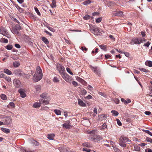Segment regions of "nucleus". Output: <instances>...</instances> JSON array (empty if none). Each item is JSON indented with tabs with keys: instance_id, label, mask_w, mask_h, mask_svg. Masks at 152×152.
<instances>
[{
	"instance_id": "nucleus-50",
	"label": "nucleus",
	"mask_w": 152,
	"mask_h": 152,
	"mask_svg": "<svg viewBox=\"0 0 152 152\" xmlns=\"http://www.w3.org/2000/svg\"><path fill=\"white\" fill-rule=\"evenodd\" d=\"M67 71L70 74L72 75L73 74V73L71 71L70 69L68 67H67L66 69Z\"/></svg>"
},
{
	"instance_id": "nucleus-54",
	"label": "nucleus",
	"mask_w": 152,
	"mask_h": 152,
	"mask_svg": "<svg viewBox=\"0 0 152 152\" xmlns=\"http://www.w3.org/2000/svg\"><path fill=\"white\" fill-rule=\"evenodd\" d=\"M146 140L148 142H149L152 144V139L148 137H147Z\"/></svg>"
},
{
	"instance_id": "nucleus-36",
	"label": "nucleus",
	"mask_w": 152,
	"mask_h": 152,
	"mask_svg": "<svg viewBox=\"0 0 152 152\" xmlns=\"http://www.w3.org/2000/svg\"><path fill=\"white\" fill-rule=\"evenodd\" d=\"M52 7L53 8L55 7H56V0H53L52 1Z\"/></svg>"
},
{
	"instance_id": "nucleus-21",
	"label": "nucleus",
	"mask_w": 152,
	"mask_h": 152,
	"mask_svg": "<svg viewBox=\"0 0 152 152\" xmlns=\"http://www.w3.org/2000/svg\"><path fill=\"white\" fill-rule=\"evenodd\" d=\"M32 143L33 145L35 146H38L39 145V143L38 142L34 140L32 141Z\"/></svg>"
},
{
	"instance_id": "nucleus-63",
	"label": "nucleus",
	"mask_w": 152,
	"mask_h": 152,
	"mask_svg": "<svg viewBox=\"0 0 152 152\" xmlns=\"http://www.w3.org/2000/svg\"><path fill=\"white\" fill-rule=\"evenodd\" d=\"M44 32L46 33L47 34H48L50 36H52V34L51 33L49 32L47 30H45L44 31Z\"/></svg>"
},
{
	"instance_id": "nucleus-41",
	"label": "nucleus",
	"mask_w": 152,
	"mask_h": 152,
	"mask_svg": "<svg viewBox=\"0 0 152 152\" xmlns=\"http://www.w3.org/2000/svg\"><path fill=\"white\" fill-rule=\"evenodd\" d=\"M47 96V94L46 93H44L40 95V97L44 98Z\"/></svg>"
},
{
	"instance_id": "nucleus-42",
	"label": "nucleus",
	"mask_w": 152,
	"mask_h": 152,
	"mask_svg": "<svg viewBox=\"0 0 152 152\" xmlns=\"http://www.w3.org/2000/svg\"><path fill=\"white\" fill-rule=\"evenodd\" d=\"M35 11L36 12L37 14L39 15H40L41 14L40 12H39L38 9L36 7H34V8Z\"/></svg>"
},
{
	"instance_id": "nucleus-17",
	"label": "nucleus",
	"mask_w": 152,
	"mask_h": 152,
	"mask_svg": "<svg viewBox=\"0 0 152 152\" xmlns=\"http://www.w3.org/2000/svg\"><path fill=\"white\" fill-rule=\"evenodd\" d=\"M35 88L36 90L37 93H39L41 90V86L40 85H37L35 86Z\"/></svg>"
},
{
	"instance_id": "nucleus-60",
	"label": "nucleus",
	"mask_w": 152,
	"mask_h": 152,
	"mask_svg": "<svg viewBox=\"0 0 152 152\" xmlns=\"http://www.w3.org/2000/svg\"><path fill=\"white\" fill-rule=\"evenodd\" d=\"M101 117L104 119H105L107 118V116L105 115H101Z\"/></svg>"
},
{
	"instance_id": "nucleus-58",
	"label": "nucleus",
	"mask_w": 152,
	"mask_h": 152,
	"mask_svg": "<svg viewBox=\"0 0 152 152\" xmlns=\"http://www.w3.org/2000/svg\"><path fill=\"white\" fill-rule=\"evenodd\" d=\"M6 80L8 82H11V78L9 77H6L5 78Z\"/></svg>"
},
{
	"instance_id": "nucleus-59",
	"label": "nucleus",
	"mask_w": 152,
	"mask_h": 152,
	"mask_svg": "<svg viewBox=\"0 0 152 152\" xmlns=\"http://www.w3.org/2000/svg\"><path fill=\"white\" fill-rule=\"evenodd\" d=\"M107 125L105 123H104L103 124L102 127V128L103 129H104L107 128Z\"/></svg>"
},
{
	"instance_id": "nucleus-61",
	"label": "nucleus",
	"mask_w": 152,
	"mask_h": 152,
	"mask_svg": "<svg viewBox=\"0 0 152 152\" xmlns=\"http://www.w3.org/2000/svg\"><path fill=\"white\" fill-rule=\"evenodd\" d=\"M6 77V76L5 75L3 74H1L0 75V77L1 78H5Z\"/></svg>"
},
{
	"instance_id": "nucleus-43",
	"label": "nucleus",
	"mask_w": 152,
	"mask_h": 152,
	"mask_svg": "<svg viewBox=\"0 0 152 152\" xmlns=\"http://www.w3.org/2000/svg\"><path fill=\"white\" fill-rule=\"evenodd\" d=\"M90 16L88 15H86L85 16H84L83 17V19L85 20H88L89 19H90Z\"/></svg>"
},
{
	"instance_id": "nucleus-12",
	"label": "nucleus",
	"mask_w": 152,
	"mask_h": 152,
	"mask_svg": "<svg viewBox=\"0 0 152 152\" xmlns=\"http://www.w3.org/2000/svg\"><path fill=\"white\" fill-rule=\"evenodd\" d=\"M18 92L20 94L21 97L24 98L26 96V94L23 91L22 89H20L18 90Z\"/></svg>"
},
{
	"instance_id": "nucleus-2",
	"label": "nucleus",
	"mask_w": 152,
	"mask_h": 152,
	"mask_svg": "<svg viewBox=\"0 0 152 152\" xmlns=\"http://www.w3.org/2000/svg\"><path fill=\"white\" fill-rule=\"evenodd\" d=\"M14 72L16 75L20 77H26L27 78H29L30 77V75L26 74L23 71L20 69H16L15 71Z\"/></svg>"
},
{
	"instance_id": "nucleus-20",
	"label": "nucleus",
	"mask_w": 152,
	"mask_h": 152,
	"mask_svg": "<svg viewBox=\"0 0 152 152\" xmlns=\"http://www.w3.org/2000/svg\"><path fill=\"white\" fill-rule=\"evenodd\" d=\"M96 27V26H90V29L91 31L94 34H95V29Z\"/></svg>"
},
{
	"instance_id": "nucleus-55",
	"label": "nucleus",
	"mask_w": 152,
	"mask_h": 152,
	"mask_svg": "<svg viewBox=\"0 0 152 152\" xmlns=\"http://www.w3.org/2000/svg\"><path fill=\"white\" fill-rule=\"evenodd\" d=\"M81 92L83 95H85L87 93V91L84 89L81 90Z\"/></svg>"
},
{
	"instance_id": "nucleus-45",
	"label": "nucleus",
	"mask_w": 152,
	"mask_h": 152,
	"mask_svg": "<svg viewBox=\"0 0 152 152\" xmlns=\"http://www.w3.org/2000/svg\"><path fill=\"white\" fill-rule=\"evenodd\" d=\"M107 4L108 7L112 6L113 4V2L110 1H107Z\"/></svg>"
},
{
	"instance_id": "nucleus-53",
	"label": "nucleus",
	"mask_w": 152,
	"mask_h": 152,
	"mask_svg": "<svg viewBox=\"0 0 152 152\" xmlns=\"http://www.w3.org/2000/svg\"><path fill=\"white\" fill-rule=\"evenodd\" d=\"M47 27L48 28V29L49 30H50L51 31L54 32L55 31V30L54 29L49 26H47Z\"/></svg>"
},
{
	"instance_id": "nucleus-49",
	"label": "nucleus",
	"mask_w": 152,
	"mask_h": 152,
	"mask_svg": "<svg viewBox=\"0 0 152 152\" xmlns=\"http://www.w3.org/2000/svg\"><path fill=\"white\" fill-rule=\"evenodd\" d=\"M53 82L56 83H57L59 82V80L57 78V77H54L53 80Z\"/></svg>"
},
{
	"instance_id": "nucleus-3",
	"label": "nucleus",
	"mask_w": 152,
	"mask_h": 152,
	"mask_svg": "<svg viewBox=\"0 0 152 152\" xmlns=\"http://www.w3.org/2000/svg\"><path fill=\"white\" fill-rule=\"evenodd\" d=\"M102 139L101 137L98 135H91L89 137V139L90 140L94 142H98Z\"/></svg>"
},
{
	"instance_id": "nucleus-57",
	"label": "nucleus",
	"mask_w": 152,
	"mask_h": 152,
	"mask_svg": "<svg viewBox=\"0 0 152 152\" xmlns=\"http://www.w3.org/2000/svg\"><path fill=\"white\" fill-rule=\"evenodd\" d=\"M116 121L118 125L121 126L122 125V124L119 119H116Z\"/></svg>"
},
{
	"instance_id": "nucleus-37",
	"label": "nucleus",
	"mask_w": 152,
	"mask_h": 152,
	"mask_svg": "<svg viewBox=\"0 0 152 152\" xmlns=\"http://www.w3.org/2000/svg\"><path fill=\"white\" fill-rule=\"evenodd\" d=\"M111 112L113 113V114L115 115V116H117L118 115V112L115 110H112Z\"/></svg>"
},
{
	"instance_id": "nucleus-34",
	"label": "nucleus",
	"mask_w": 152,
	"mask_h": 152,
	"mask_svg": "<svg viewBox=\"0 0 152 152\" xmlns=\"http://www.w3.org/2000/svg\"><path fill=\"white\" fill-rule=\"evenodd\" d=\"M20 64L19 62L17 61H15L13 63V65L15 67H18L20 65Z\"/></svg>"
},
{
	"instance_id": "nucleus-29",
	"label": "nucleus",
	"mask_w": 152,
	"mask_h": 152,
	"mask_svg": "<svg viewBox=\"0 0 152 152\" xmlns=\"http://www.w3.org/2000/svg\"><path fill=\"white\" fill-rule=\"evenodd\" d=\"M83 146L86 147H87L90 148L91 147V144L88 142H85L83 144Z\"/></svg>"
},
{
	"instance_id": "nucleus-19",
	"label": "nucleus",
	"mask_w": 152,
	"mask_h": 152,
	"mask_svg": "<svg viewBox=\"0 0 152 152\" xmlns=\"http://www.w3.org/2000/svg\"><path fill=\"white\" fill-rule=\"evenodd\" d=\"M1 130L2 131L5 132L6 133H8L10 132V130L7 129H6L4 128H1Z\"/></svg>"
},
{
	"instance_id": "nucleus-47",
	"label": "nucleus",
	"mask_w": 152,
	"mask_h": 152,
	"mask_svg": "<svg viewBox=\"0 0 152 152\" xmlns=\"http://www.w3.org/2000/svg\"><path fill=\"white\" fill-rule=\"evenodd\" d=\"M143 131L145 133H146L149 134L150 135L152 136V133H151V132H150L149 130H143Z\"/></svg>"
},
{
	"instance_id": "nucleus-62",
	"label": "nucleus",
	"mask_w": 152,
	"mask_h": 152,
	"mask_svg": "<svg viewBox=\"0 0 152 152\" xmlns=\"http://www.w3.org/2000/svg\"><path fill=\"white\" fill-rule=\"evenodd\" d=\"M83 151H87V152H90L91 151L90 149H88L86 148H83Z\"/></svg>"
},
{
	"instance_id": "nucleus-40",
	"label": "nucleus",
	"mask_w": 152,
	"mask_h": 152,
	"mask_svg": "<svg viewBox=\"0 0 152 152\" xmlns=\"http://www.w3.org/2000/svg\"><path fill=\"white\" fill-rule=\"evenodd\" d=\"M1 99L4 100H5L7 99V97L6 95L4 94H2L1 95Z\"/></svg>"
},
{
	"instance_id": "nucleus-56",
	"label": "nucleus",
	"mask_w": 152,
	"mask_h": 152,
	"mask_svg": "<svg viewBox=\"0 0 152 152\" xmlns=\"http://www.w3.org/2000/svg\"><path fill=\"white\" fill-rule=\"evenodd\" d=\"M140 70L145 72H148V71L145 69L141 68L140 69Z\"/></svg>"
},
{
	"instance_id": "nucleus-25",
	"label": "nucleus",
	"mask_w": 152,
	"mask_h": 152,
	"mask_svg": "<svg viewBox=\"0 0 152 152\" xmlns=\"http://www.w3.org/2000/svg\"><path fill=\"white\" fill-rule=\"evenodd\" d=\"M4 72V73L9 75H11L12 74V72L7 69H5Z\"/></svg>"
},
{
	"instance_id": "nucleus-13",
	"label": "nucleus",
	"mask_w": 152,
	"mask_h": 152,
	"mask_svg": "<svg viewBox=\"0 0 152 152\" xmlns=\"http://www.w3.org/2000/svg\"><path fill=\"white\" fill-rule=\"evenodd\" d=\"M49 101L50 99L47 100L45 99H40L39 100V102L41 103V104H48L49 103Z\"/></svg>"
},
{
	"instance_id": "nucleus-52",
	"label": "nucleus",
	"mask_w": 152,
	"mask_h": 152,
	"mask_svg": "<svg viewBox=\"0 0 152 152\" xmlns=\"http://www.w3.org/2000/svg\"><path fill=\"white\" fill-rule=\"evenodd\" d=\"M17 9L20 12H23V9L21 8L19 6H18V7H17Z\"/></svg>"
},
{
	"instance_id": "nucleus-44",
	"label": "nucleus",
	"mask_w": 152,
	"mask_h": 152,
	"mask_svg": "<svg viewBox=\"0 0 152 152\" xmlns=\"http://www.w3.org/2000/svg\"><path fill=\"white\" fill-rule=\"evenodd\" d=\"M124 142H119V145L123 147H125L126 146V144L124 143Z\"/></svg>"
},
{
	"instance_id": "nucleus-4",
	"label": "nucleus",
	"mask_w": 152,
	"mask_h": 152,
	"mask_svg": "<svg viewBox=\"0 0 152 152\" xmlns=\"http://www.w3.org/2000/svg\"><path fill=\"white\" fill-rule=\"evenodd\" d=\"M63 78L66 81L70 83L72 81V78L70 77L65 72L61 75Z\"/></svg>"
},
{
	"instance_id": "nucleus-11",
	"label": "nucleus",
	"mask_w": 152,
	"mask_h": 152,
	"mask_svg": "<svg viewBox=\"0 0 152 152\" xmlns=\"http://www.w3.org/2000/svg\"><path fill=\"white\" fill-rule=\"evenodd\" d=\"M58 149L61 152H68V148L66 147H60Z\"/></svg>"
},
{
	"instance_id": "nucleus-5",
	"label": "nucleus",
	"mask_w": 152,
	"mask_h": 152,
	"mask_svg": "<svg viewBox=\"0 0 152 152\" xmlns=\"http://www.w3.org/2000/svg\"><path fill=\"white\" fill-rule=\"evenodd\" d=\"M58 71L61 75L65 72L64 68L60 64H57L56 66Z\"/></svg>"
},
{
	"instance_id": "nucleus-31",
	"label": "nucleus",
	"mask_w": 152,
	"mask_h": 152,
	"mask_svg": "<svg viewBox=\"0 0 152 152\" xmlns=\"http://www.w3.org/2000/svg\"><path fill=\"white\" fill-rule=\"evenodd\" d=\"M95 30V34H98L100 35L99 34L100 33V31L99 29V28L96 27Z\"/></svg>"
},
{
	"instance_id": "nucleus-18",
	"label": "nucleus",
	"mask_w": 152,
	"mask_h": 152,
	"mask_svg": "<svg viewBox=\"0 0 152 152\" xmlns=\"http://www.w3.org/2000/svg\"><path fill=\"white\" fill-rule=\"evenodd\" d=\"M115 16H121L123 15V12L120 11L114 14Z\"/></svg>"
},
{
	"instance_id": "nucleus-24",
	"label": "nucleus",
	"mask_w": 152,
	"mask_h": 152,
	"mask_svg": "<svg viewBox=\"0 0 152 152\" xmlns=\"http://www.w3.org/2000/svg\"><path fill=\"white\" fill-rule=\"evenodd\" d=\"M132 41L134 42V43L135 44H140L138 38H135L133 39H132Z\"/></svg>"
},
{
	"instance_id": "nucleus-14",
	"label": "nucleus",
	"mask_w": 152,
	"mask_h": 152,
	"mask_svg": "<svg viewBox=\"0 0 152 152\" xmlns=\"http://www.w3.org/2000/svg\"><path fill=\"white\" fill-rule=\"evenodd\" d=\"M121 102L124 103L125 104H127L131 102L130 100L129 99H127L126 100H125L123 98H121Z\"/></svg>"
},
{
	"instance_id": "nucleus-6",
	"label": "nucleus",
	"mask_w": 152,
	"mask_h": 152,
	"mask_svg": "<svg viewBox=\"0 0 152 152\" xmlns=\"http://www.w3.org/2000/svg\"><path fill=\"white\" fill-rule=\"evenodd\" d=\"M4 125H9L12 123L11 118L9 116L5 117L4 118Z\"/></svg>"
},
{
	"instance_id": "nucleus-32",
	"label": "nucleus",
	"mask_w": 152,
	"mask_h": 152,
	"mask_svg": "<svg viewBox=\"0 0 152 152\" xmlns=\"http://www.w3.org/2000/svg\"><path fill=\"white\" fill-rule=\"evenodd\" d=\"M91 3V1L90 0H88L84 1L83 2V4L85 5H86Z\"/></svg>"
},
{
	"instance_id": "nucleus-46",
	"label": "nucleus",
	"mask_w": 152,
	"mask_h": 152,
	"mask_svg": "<svg viewBox=\"0 0 152 152\" xmlns=\"http://www.w3.org/2000/svg\"><path fill=\"white\" fill-rule=\"evenodd\" d=\"M102 20V18L101 17H99L97 18L96 20V23H100Z\"/></svg>"
},
{
	"instance_id": "nucleus-48",
	"label": "nucleus",
	"mask_w": 152,
	"mask_h": 152,
	"mask_svg": "<svg viewBox=\"0 0 152 152\" xmlns=\"http://www.w3.org/2000/svg\"><path fill=\"white\" fill-rule=\"evenodd\" d=\"M12 48V46L11 45H8L6 46V49L8 50H11Z\"/></svg>"
},
{
	"instance_id": "nucleus-8",
	"label": "nucleus",
	"mask_w": 152,
	"mask_h": 152,
	"mask_svg": "<svg viewBox=\"0 0 152 152\" xmlns=\"http://www.w3.org/2000/svg\"><path fill=\"white\" fill-rule=\"evenodd\" d=\"M13 83L16 88H19L21 87V84L20 80L17 79L13 80Z\"/></svg>"
},
{
	"instance_id": "nucleus-30",
	"label": "nucleus",
	"mask_w": 152,
	"mask_h": 152,
	"mask_svg": "<svg viewBox=\"0 0 152 152\" xmlns=\"http://www.w3.org/2000/svg\"><path fill=\"white\" fill-rule=\"evenodd\" d=\"M134 150L136 151H139L140 150V147L137 145H134Z\"/></svg>"
},
{
	"instance_id": "nucleus-33",
	"label": "nucleus",
	"mask_w": 152,
	"mask_h": 152,
	"mask_svg": "<svg viewBox=\"0 0 152 152\" xmlns=\"http://www.w3.org/2000/svg\"><path fill=\"white\" fill-rule=\"evenodd\" d=\"M1 42L4 43H7L8 42V39L4 38H2L1 39Z\"/></svg>"
},
{
	"instance_id": "nucleus-10",
	"label": "nucleus",
	"mask_w": 152,
	"mask_h": 152,
	"mask_svg": "<svg viewBox=\"0 0 152 152\" xmlns=\"http://www.w3.org/2000/svg\"><path fill=\"white\" fill-rule=\"evenodd\" d=\"M63 127L64 128L70 129L71 128V126L70 124L69 121H67L66 123L63 124Z\"/></svg>"
},
{
	"instance_id": "nucleus-9",
	"label": "nucleus",
	"mask_w": 152,
	"mask_h": 152,
	"mask_svg": "<svg viewBox=\"0 0 152 152\" xmlns=\"http://www.w3.org/2000/svg\"><path fill=\"white\" fill-rule=\"evenodd\" d=\"M119 142L126 143V142H131V141L128 137H125L124 136H122L120 138Z\"/></svg>"
},
{
	"instance_id": "nucleus-23",
	"label": "nucleus",
	"mask_w": 152,
	"mask_h": 152,
	"mask_svg": "<svg viewBox=\"0 0 152 152\" xmlns=\"http://www.w3.org/2000/svg\"><path fill=\"white\" fill-rule=\"evenodd\" d=\"M41 103L40 102H35L33 105V106L34 108L39 107L40 106Z\"/></svg>"
},
{
	"instance_id": "nucleus-28",
	"label": "nucleus",
	"mask_w": 152,
	"mask_h": 152,
	"mask_svg": "<svg viewBox=\"0 0 152 152\" xmlns=\"http://www.w3.org/2000/svg\"><path fill=\"white\" fill-rule=\"evenodd\" d=\"M99 47L103 50L106 51L107 50V47L104 45H99Z\"/></svg>"
},
{
	"instance_id": "nucleus-22",
	"label": "nucleus",
	"mask_w": 152,
	"mask_h": 152,
	"mask_svg": "<svg viewBox=\"0 0 152 152\" xmlns=\"http://www.w3.org/2000/svg\"><path fill=\"white\" fill-rule=\"evenodd\" d=\"M42 40L45 44L49 43V41L48 39L45 37H42Z\"/></svg>"
},
{
	"instance_id": "nucleus-27",
	"label": "nucleus",
	"mask_w": 152,
	"mask_h": 152,
	"mask_svg": "<svg viewBox=\"0 0 152 152\" xmlns=\"http://www.w3.org/2000/svg\"><path fill=\"white\" fill-rule=\"evenodd\" d=\"M13 31H14L15 34H17L18 36L21 35L19 31H18V30L13 28Z\"/></svg>"
},
{
	"instance_id": "nucleus-64",
	"label": "nucleus",
	"mask_w": 152,
	"mask_h": 152,
	"mask_svg": "<svg viewBox=\"0 0 152 152\" xmlns=\"http://www.w3.org/2000/svg\"><path fill=\"white\" fill-rule=\"evenodd\" d=\"M150 43L149 42H148L144 44V45L145 46L148 47L150 45Z\"/></svg>"
},
{
	"instance_id": "nucleus-16",
	"label": "nucleus",
	"mask_w": 152,
	"mask_h": 152,
	"mask_svg": "<svg viewBox=\"0 0 152 152\" xmlns=\"http://www.w3.org/2000/svg\"><path fill=\"white\" fill-rule=\"evenodd\" d=\"M55 135L53 134H49L48 135L47 138L50 140H52L53 139Z\"/></svg>"
},
{
	"instance_id": "nucleus-38",
	"label": "nucleus",
	"mask_w": 152,
	"mask_h": 152,
	"mask_svg": "<svg viewBox=\"0 0 152 152\" xmlns=\"http://www.w3.org/2000/svg\"><path fill=\"white\" fill-rule=\"evenodd\" d=\"M14 28L15 29L18 30L21 29V27L19 25L17 24L15 26V27Z\"/></svg>"
},
{
	"instance_id": "nucleus-35",
	"label": "nucleus",
	"mask_w": 152,
	"mask_h": 152,
	"mask_svg": "<svg viewBox=\"0 0 152 152\" xmlns=\"http://www.w3.org/2000/svg\"><path fill=\"white\" fill-rule=\"evenodd\" d=\"M54 112L57 115H61V111L59 110H55Z\"/></svg>"
},
{
	"instance_id": "nucleus-51",
	"label": "nucleus",
	"mask_w": 152,
	"mask_h": 152,
	"mask_svg": "<svg viewBox=\"0 0 152 152\" xmlns=\"http://www.w3.org/2000/svg\"><path fill=\"white\" fill-rule=\"evenodd\" d=\"M9 105L12 108H14L15 107L14 103L13 102H10L9 104Z\"/></svg>"
},
{
	"instance_id": "nucleus-15",
	"label": "nucleus",
	"mask_w": 152,
	"mask_h": 152,
	"mask_svg": "<svg viewBox=\"0 0 152 152\" xmlns=\"http://www.w3.org/2000/svg\"><path fill=\"white\" fill-rule=\"evenodd\" d=\"M78 103L82 107H85L86 106V104L83 102L82 100L80 99H78Z\"/></svg>"
},
{
	"instance_id": "nucleus-7",
	"label": "nucleus",
	"mask_w": 152,
	"mask_h": 152,
	"mask_svg": "<svg viewBox=\"0 0 152 152\" xmlns=\"http://www.w3.org/2000/svg\"><path fill=\"white\" fill-rule=\"evenodd\" d=\"M90 67L93 72L97 75L99 76L101 75V70L99 69H98L97 67H93L92 66H91Z\"/></svg>"
},
{
	"instance_id": "nucleus-1",
	"label": "nucleus",
	"mask_w": 152,
	"mask_h": 152,
	"mask_svg": "<svg viewBox=\"0 0 152 152\" xmlns=\"http://www.w3.org/2000/svg\"><path fill=\"white\" fill-rule=\"evenodd\" d=\"M42 77V71L39 66L37 67L35 74L33 75V80L34 82L39 81Z\"/></svg>"
},
{
	"instance_id": "nucleus-26",
	"label": "nucleus",
	"mask_w": 152,
	"mask_h": 152,
	"mask_svg": "<svg viewBox=\"0 0 152 152\" xmlns=\"http://www.w3.org/2000/svg\"><path fill=\"white\" fill-rule=\"evenodd\" d=\"M145 64L150 67H152V62L151 61H148L145 62Z\"/></svg>"
},
{
	"instance_id": "nucleus-39",
	"label": "nucleus",
	"mask_w": 152,
	"mask_h": 152,
	"mask_svg": "<svg viewBox=\"0 0 152 152\" xmlns=\"http://www.w3.org/2000/svg\"><path fill=\"white\" fill-rule=\"evenodd\" d=\"M138 39H139V42L140 43V44L141 43H142V42H145L146 41V39H142L141 37L139 38H138Z\"/></svg>"
}]
</instances>
